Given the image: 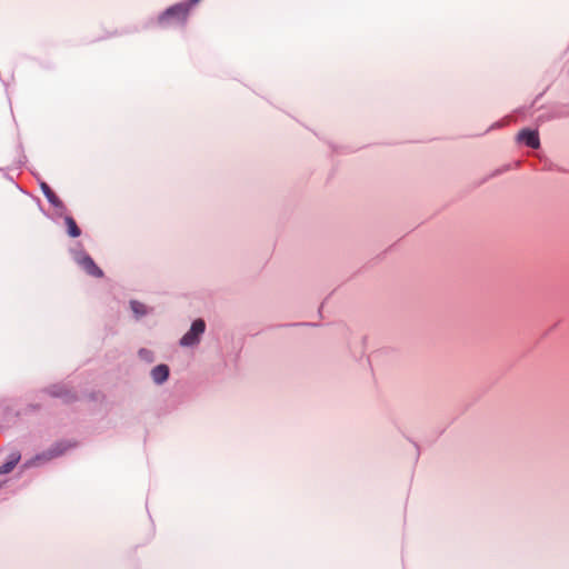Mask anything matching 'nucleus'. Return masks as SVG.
<instances>
[{"mask_svg": "<svg viewBox=\"0 0 569 569\" xmlns=\"http://www.w3.org/2000/svg\"><path fill=\"white\" fill-rule=\"evenodd\" d=\"M190 6L178 3L168 8L158 19L161 26H170L173 23L183 24L189 16Z\"/></svg>", "mask_w": 569, "mask_h": 569, "instance_id": "obj_1", "label": "nucleus"}, {"mask_svg": "<svg viewBox=\"0 0 569 569\" xmlns=\"http://www.w3.org/2000/svg\"><path fill=\"white\" fill-rule=\"evenodd\" d=\"M206 323L202 319L192 322L190 330L181 338L180 345L184 347L194 346L199 342L200 336L204 332Z\"/></svg>", "mask_w": 569, "mask_h": 569, "instance_id": "obj_2", "label": "nucleus"}, {"mask_svg": "<svg viewBox=\"0 0 569 569\" xmlns=\"http://www.w3.org/2000/svg\"><path fill=\"white\" fill-rule=\"evenodd\" d=\"M518 141L526 143L532 149L540 147L539 134L537 130L523 129L517 136Z\"/></svg>", "mask_w": 569, "mask_h": 569, "instance_id": "obj_3", "label": "nucleus"}, {"mask_svg": "<svg viewBox=\"0 0 569 569\" xmlns=\"http://www.w3.org/2000/svg\"><path fill=\"white\" fill-rule=\"evenodd\" d=\"M80 266L86 270V272L92 277L96 278H102L103 271L96 264V262L92 260L89 256H83L79 260Z\"/></svg>", "mask_w": 569, "mask_h": 569, "instance_id": "obj_4", "label": "nucleus"}, {"mask_svg": "<svg viewBox=\"0 0 569 569\" xmlns=\"http://www.w3.org/2000/svg\"><path fill=\"white\" fill-rule=\"evenodd\" d=\"M21 460V453L18 450H13L7 458V461L0 466V475L10 473Z\"/></svg>", "mask_w": 569, "mask_h": 569, "instance_id": "obj_5", "label": "nucleus"}, {"mask_svg": "<svg viewBox=\"0 0 569 569\" xmlns=\"http://www.w3.org/2000/svg\"><path fill=\"white\" fill-rule=\"evenodd\" d=\"M152 380L156 383L164 382L169 377V367L167 365H158L151 370Z\"/></svg>", "mask_w": 569, "mask_h": 569, "instance_id": "obj_6", "label": "nucleus"}, {"mask_svg": "<svg viewBox=\"0 0 569 569\" xmlns=\"http://www.w3.org/2000/svg\"><path fill=\"white\" fill-rule=\"evenodd\" d=\"M41 190L51 204H53V206L61 204V201L59 200L57 194L52 191V189L46 182L41 183Z\"/></svg>", "mask_w": 569, "mask_h": 569, "instance_id": "obj_7", "label": "nucleus"}, {"mask_svg": "<svg viewBox=\"0 0 569 569\" xmlns=\"http://www.w3.org/2000/svg\"><path fill=\"white\" fill-rule=\"evenodd\" d=\"M66 224H67L68 233L70 237L77 238L81 234L80 228L77 226V223L72 217L66 218Z\"/></svg>", "mask_w": 569, "mask_h": 569, "instance_id": "obj_8", "label": "nucleus"}, {"mask_svg": "<svg viewBox=\"0 0 569 569\" xmlns=\"http://www.w3.org/2000/svg\"><path fill=\"white\" fill-rule=\"evenodd\" d=\"M130 306H131V310L133 311V313L136 316L140 317L146 313V307L143 303L138 302V301H131Z\"/></svg>", "mask_w": 569, "mask_h": 569, "instance_id": "obj_9", "label": "nucleus"}, {"mask_svg": "<svg viewBox=\"0 0 569 569\" xmlns=\"http://www.w3.org/2000/svg\"><path fill=\"white\" fill-rule=\"evenodd\" d=\"M61 453H62V450H60L58 448L51 449L50 452H49V458L57 457V456H59Z\"/></svg>", "mask_w": 569, "mask_h": 569, "instance_id": "obj_10", "label": "nucleus"}]
</instances>
